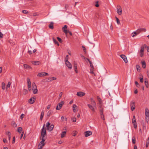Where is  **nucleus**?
Segmentation results:
<instances>
[{
    "label": "nucleus",
    "instance_id": "nucleus-43",
    "mask_svg": "<svg viewBox=\"0 0 149 149\" xmlns=\"http://www.w3.org/2000/svg\"><path fill=\"white\" fill-rule=\"evenodd\" d=\"M69 56L68 55H67L66 56L65 58V62L68 61V59Z\"/></svg>",
    "mask_w": 149,
    "mask_h": 149
},
{
    "label": "nucleus",
    "instance_id": "nucleus-13",
    "mask_svg": "<svg viewBox=\"0 0 149 149\" xmlns=\"http://www.w3.org/2000/svg\"><path fill=\"white\" fill-rule=\"evenodd\" d=\"M67 26L65 25L64 27L62 28V30L66 34L68 33V31L67 30Z\"/></svg>",
    "mask_w": 149,
    "mask_h": 149
},
{
    "label": "nucleus",
    "instance_id": "nucleus-41",
    "mask_svg": "<svg viewBox=\"0 0 149 149\" xmlns=\"http://www.w3.org/2000/svg\"><path fill=\"white\" fill-rule=\"evenodd\" d=\"M116 20L117 23L118 24H120V21L119 19L117 17H116Z\"/></svg>",
    "mask_w": 149,
    "mask_h": 149
},
{
    "label": "nucleus",
    "instance_id": "nucleus-56",
    "mask_svg": "<svg viewBox=\"0 0 149 149\" xmlns=\"http://www.w3.org/2000/svg\"><path fill=\"white\" fill-rule=\"evenodd\" d=\"M24 114L22 113L21 114V116H20V117L21 119H23V118H24Z\"/></svg>",
    "mask_w": 149,
    "mask_h": 149
},
{
    "label": "nucleus",
    "instance_id": "nucleus-40",
    "mask_svg": "<svg viewBox=\"0 0 149 149\" xmlns=\"http://www.w3.org/2000/svg\"><path fill=\"white\" fill-rule=\"evenodd\" d=\"M137 32H134L133 33H132V37H134L136 35Z\"/></svg>",
    "mask_w": 149,
    "mask_h": 149
},
{
    "label": "nucleus",
    "instance_id": "nucleus-20",
    "mask_svg": "<svg viewBox=\"0 0 149 149\" xmlns=\"http://www.w3.org/2000/svg\"><path fill=\"white\" fill-rule=\"evenodd\" d=\"M90 100L91 101L92 104L93 105L94 107H96L95 106L96 104L94 100L93 99V98H91Z\"/></svg>",
    "mask_w": 149,
    "mask_h": 149
},
{
    "label": "nucleus",
    "instance_id": "nucleus-64",
    "mask_svg": "<svg viewBox=\"0 0 149 149\" xmlns=\"http://www.w3.org/2000/svg\"><path fill=\"white\" fill-rule=\"evenodd\" d=\"M6 134H7L8 136L9 135H11V133L10 132H9L8 131L6 132Z\"/></svg>",
    "mask_w": 149,
    "mask_h": 149
},
{
    "label": "nucleus",
    "instance_id": "nucleus-14",
    "mask_svg": "<svg viewBox=\"0 0 149 149\" xmlns=\"http://www.w3.org/2000/svg\"><path fill=\"white\" fill-rule=\"evenodd\" d=\"M85 93L82 92H78L77 94V95L79 97H82L84 95Z\"/></svg>",
    "mask_w": 149,
    "mask_h": 149
},
{
    "label": "nucleus",
    "instance_id": "nucleus-44",
    "mask_svg": "<svg viewBox=\"0 0 149 149\" xmlns=\"http://www.w3.org/2000/svg\"><path fill=\"white\" fill-rule=\"evenodd\" d=\"M22 12L25 14H27L28 13V11L26 10H22Z\"/></svg>",
    "mask_w": 149,
    "mask_h": 149
},
{
    "label": "nucleus",
    "instance_id": "nucleus-58",
    "mask_svg": "<svg viewBox=\"0 0 149 149\" xmlns=\"http://www.w3.org/2000/svg\"><path fill=\"white\" fill-rule=\"evenodd\" d=\"M15 137L14 136L13 138V140L12 142V143H13V144L14 143H15Z\"/></svg>",
    "mask_w": 149,
    "mask_h": 149
},
{
    "label": "nucleus",
    "instance_id": "nucleus-50",
    "mask_svg": "<svg viewBox=\"0 0 149 149\" xmlns=\"http://www.w3.org/2000/svg\"><path fill=\"white\" fill-rule=\"evenodd\" d=\"M100 116H101V118L103 120H105V118H104V115L103 114H101L100 115Z\"/></svg>",
    "mask_w": 149,
    "mask_h": 149
},
{
    "label": "nucleus",
    "instance_id": "nucleus-36",
    "mask_svg": "<svg viewBox=\"0 0 149 149\" xmlns=\"http://www.w3.org/2000/svg\"><path fill=\"white\" fill-rule=\"evenodd\" d=\"M136 69H137V70L138 72H140V66L139 65H136Z\"/></svg>",
    "mask_w": 149,
    "mask_h": 149
},
{
    "label": "nucleus",
    "instance_id": "nucleus-32",
    "mask_svg": "<svg viewBox=\"0 0 149 149\" xmlns=\"http://www.w3.org/2000/svg\"><path fill=\"white\" fill-rule=\"evenodd\" d=\"M22 130V127H19L17 129V132L19 133H20Z\"/></svg>",
    "mask_w": 149,
    "mask_h": 149
},
{
    "label": "nucleus",
    "instance_id": "nucleus-26",
    "mask_svg": "<svg viewBox=\"0 0 149 149\" xmlns=\"http://www.w3.org/2000/svg\"><path fill=\"white\" fill-rule=\"evenodd\" d=\"M34 94H36L38 92V90L37 88H32Z\"/></svg>",
    "mask_w": 149,
    "mask_h": 149
},
{
    "label": "nucleus",
    "instance_id": "nucleus-35",
    "mask_svg": "<svg viewBox=\"0 0 149 149\" xmlns=\"http://www.w3.org/2000/svg\"><path fill=\"white\" fill-rule=\"evenodd\" d=\"M132 142L133 144H135L136 143V139L135 137H133L132 139Z\"/></svg>",
    "mask_w": 149,
    "mask_h": 149
},
{
    "label": "nucleus",
    "instance_id": "nucleus-42",
    "mask_svg": "<svg viewBox=\"0 0 149 149\" xmlns=\"http://www.w3.org/2000/svg\"><path fill=\"white\" fill-rule=\"evenodd\" d=\"M140 81L141 83H143V77L142 76V77H140Z\"/></svg>",
    "mask_w": 149,
    "mask_h": 149
},
{
    "label": "nucleus",
    "instance_id": "nucleus-61",
    "mask_svg": "<svg viewBox=\"0 0 149 149\" xmlns=\"http://www.w3.org/2000/svg\"><path fill=\"white\" fill-rule=\"evenodd\" d=\"M135 84L136 85V86L137 87H138V86L139 85L138 83L136 81L135 82Z\"/></svg>",
    "mask_w": 149,
    "mask_h": 149
},
{
    "label": "nucleus",
    "instance_id": "nucleus-29",
    "mask_svg": "<svg viewBox=\"0 0 149 149\" xmlns=\"http://www.w3.org/2000/svg\"><path fill=\"white\" fill-rule=\"evenodd\" d=\"M132 123L133 124L136 123V122L135 116H134L132 120Z\"/></svg>",
    "mask_w": 149,
    "mask_h": 149
},
{
    "label": "nucleus",
    "instance_id": "nucleus-59",
    "mask_svg": "<svg viewBox=\"0 0 149 149\" xmlns=\"http://www.w3.org/2000/svg\"><path fill=\"white\" fill-rule=\"evenodd\" d=\"M82 48H83V50H84V52H86V49L85 47H84L83 46H82Z\"/></svg>",
    "mask_w": 149,
    "mask_h": 149
},
{
    "label": "nucleus",
    "instance_id": "nucleus-11",
    "mask_svg": "<svg viewBox=\"0 0 149 149\" xmlns=\"http://www.w3.org/2000/svg\"><path fill=\"white\" fill-rule=\"evenodd\" d=\"M65 64L68 67V68L71 69L72 68V65L68 61H67L65 62Z\"/></svg>",
    "mask_w": 149,
    "mask_h": 149
},
{
    "label": "nucleus",
    "instance_id": "nucleus-6",
    "mask_svg": "<svg viewBox=\"0 0 149 149\" xmlns=\"http://www.w3.org/2000/svg\"><path fill=\"white\" fill-rule=\"evenodd\" d=\"M92 134V132L89 131H87L84 133L85 136L86 137H88L91 135Z\"/></svg>",
    "mask_w": 149,
    "mask_h": 149
},
{
    "label": "nucleus",
    "instance_id": "nucleus-55",
    "mask_svg": "<svg viewBox=\"0 0 149 149\" xmlns=\"http://www.w3.org/2000/svg\"><path fill=\"white\" fill-rule=\"evenodd\" d=\"M72 120L73 122H76V119L75 118H72Z\"/></svg>",
    "mask_w": 149,
    "mask_h": 149
},
{
    "label": "nucleus",
    "instance_id": "nucleus-34",
    "mask_svg": "<svg viewBox=\"0 0 149 149\" xmlns=\"http://www.w3.org/2000/svg\"><path fill=\"white\" fill-rule=\"evenodd\" d=\"M97 99L99 102L100 104H101L102 103V100L99 97H97Z\"/></svg>",
    "mask_w": 149,
    "mask_h": 149
},
{
    "label": "nucleus",
    "instance_id": "nucleus-46",
    "mask_svg": "<svg viewBox=\"0 0 149 149\" xmlns=\"http://www.w3.org/2000/svg\"><path fill=\"white\" fill-rule=\"evenodd\" d=\"M62 95H63V93L62 92H61L60 93H59V99H60Z\"/></svg>",
    "mask_w": 149,
    "mask_h": 149
},
{
    "label": "nucleus",
    "instance_id": "nucleus-22",
    "mask_svg": "<svg viewBox=\"0 0 149 149\" xmlns=\"http://www.w3.org/2000/svg\"><path fill=\"white\" fill-rule=\"evenodd\" d=\"M66 131H64L62 132L61 134V137L63 138L64 137L66 134Z\"/></svg>",
    "mask_w": 149,
    "mask_h": 149
},
{
    "label": "nucleus",
    "instance_id": "nucleus-39",
    "mask_svg": "<svg viewBox=\"0 0 149 149\" xmlns=\"http://www.w3.org/2000/svg\"><path fill=\"white\" fill-rule=\"evenodd\" d=\"M2 88L3 90H4L5 88V84L4 82H3L2 83Z\"/></svg>",
    "mask_w": 149,
    "mask_h": 149
},
{
    "label": "nucleus",
    "instance_id": "nucleus-47",
    "mask_svg": "<svg viewBox=\"0 0 149 149\" xmlns=\"http://www.w3.org/2000/svg\"><path fill=\"white\" fill-rule=\"evenodd\" d=\"M149 144V141H146V147H148V144Z\"/></svg>",
    "mask_w": 149,
    "mask_h": 149
},
{
    "label": "nucleus",
    "instance_id": "nucleus-25",
    "mask_svg": "<svg viewBox=\"0 0 149 149\" xmlns=\"http://www.w3.org/2000/svg\"><path fill=\"white\" fill-rule=\"evenodd\" d=\"M44 112L43 111H42L40 115V119L42 120V119L43 117L44 116Z\"/></svg>",
    "mask_w": 149,
    "mask_h": 149
},
{
    "label": "nucleus",
    "instance_id": "nucleus-19",
    "mask_svg": "<svg viewBox=\"0 0 149 149\" xmlns=\"http://www.w3.org/2000/svg\"><path fill=\"white\" fill-rule=\"evenodd\" d=\"M53 24V22H51L49 25V28L51 29H54Z\"/></svg>",
    "mask_w": 149,
    "mask_h": 149
},
{
    "label": "nucleus",
    "instance_id": "nucleus-24",
    "mask_svg": "<svg viewBox=\"0 0 149 149\" xmlns=\"http://www.w3.org/2000/svg\"><path fill=\"white\" fill-rule=\"evenodd\" d=\"M52 114V111L49 110L47 113V116L48 118H49L50 115Z\"/></svg>",
    "mask_w": 149,
    "mask_h": 149
},
{
    "label": "nucleus",
    "instance_id": "nucleus-48",
    "mask_svg": "<svg viewBox=\"0 0 149 149\" xmlns=\"http://www.w3.org/2000/svg\"><path fill=\"white\" fill-rule=\"evenodd\" d=\"M57 40H58V41H59L60 42H61H61H62V40H61V39L60 38L58 37L57 38Z\"/></svg>",
    "mask_w": 149,
    "mask_h": 149
},
{
    "label": "nucleus",
    "instance_id": "nucleus-21",
    "mask_svg": "<svg viewBox=\"0 0 149 149\" xmlns=\"http://www.w3.org/2000/svg\"><path fill=\"white\" fill-rule=\"evenodd\" d=\"M27 81L28 84V86H31V82L30 81L29 78L28 77L27 78Z\"/></svg>",
    "mask_w": 149,
    "mask_h": 149
},
{
    "label": "nucleus",
    "instance_id": "nucleus-37",
    "mask_svg": "<svg viewBox=\"0 0 149 149\" xmlns=\"http://www.w3.org/2000/svg\"><path fill=\"white\" fill-rule=\"evenodd\" d=\"M145 84L146 88H148V81H144Z\"/></svg>",
    "mask_w": 149,
    "mask_h": 149
},
{
    "label": "nucleus",
    "instance_id": "nucleus-18",
    "mask_svg": "<svg viewBox=\"0 0 149 149\" xmlns=\"http://www.w3.org/2000/svg\"><path fill=\"white\" fill-rule=\"evenodd\" d=\"M72 108H73V111L74 112H75L76 111V109H77V105L76 104H74L73 105Z\"/></svg>",
    "mask_w": 149,
    "mask_h": 149
},
{
    "label": "nucleus",
    "instance_id": "nucleus-9",
    "mask_svg": "<svg viewBox=\"0 0 149 149\" xmlns=\"http://www.w3.org/2000/svg\"><path fill=\"white\" fill-rule=\"evenodd\" d=\"M41 134L46 135V132L45 129V125H44L41 130Z\"/></svg>",
    "mask_w": 149,
    "mask_h": 149
},
{
    "label": "nucleus",
    "instance_id": "nucleus-7",
    "mask_svg": "<svg viewBox=\"0 0 149 149\" xmlns=\"http://www.w3.org/2000/svg\"><path fill=\"white\" fill-rule=\"evenodd\" d=\"M120 57L123 59L125 62L127 63V60L126 56L123 54H122L120 55Z\"/></svg>",
    "mask_w": 149,
    "mask_h": 149
},
{
    "label": "nucleus",
    "instance_id": "nucleus-54",
    "mask_svg": "<svg viewBox=\"0 0 149 149\" xmlns=\"http://www.w3.org/2000/svg\"><path fill=\"white\" fill-rule=\"evenodd\" d=\"M11 83L10 82H8L7 85V87L8 88H9L10 87V86Z\"/></svg>",
    "mask_w": 149,
    "mask_h": 149
},
{
    "label": "nucleus",
    "instance_id": "nucleus-38",
    "mask_svg": "<svg viewBox=\"0 0 149 149\" xmlns=\"http://www.w3.org/2000/svg\"><path fill=\"white\" fill-rule=\"evenodd\" d=\"M32 86L33 87V88H37V87L35 83L34 82H33L32 84Z\"/></svg>",
    "mask_w": 149,
    "mask_h": 149
},
{
    "label": "nucleus",
    "instance_id": "nucleus-60",
    "mask_svg": "<svg viewBox=\"0 0 149 149\" xmlns=\"http://www.w3.org/2000/svg\"><path fill=\"white\" fill-rule=\"evenodd\" d=\"M28 52L30 54H31L32 53V50H29V49L28 50Z\"/></svg>",
    "mask_w": 149,
    "mask_h": 149
},
{
    "label": "nucleus",
    "instance_id": "nucleus-57",
    "mask_svg": "<svg viewBox=\"0 0 149 149\" xmlns=\"http://www.w3.org/2000/svg\"><path fill=\"white\" fill-rule=\"evenodd\" d=\"M24 92H25V94H27L28 92V91L26 89H24L23 90Z\"/></svg>",
    "mask_w": 149,
    "mask_h": 149
},
{
    "label": "nucleus",
    "instance_id": "nucleus-53",
    "mask_svg": "<svg viewBox=\"0 0 149 149\" xmlns=\"http://www.w3.org/2000/svg\"><path fill=\"white\" fill-rule=\"evenodd\" d=\"M69 7V6L68 4H65V9L66 10H67Z\"/></svg>",
    "mask_w": 149,
    "mask_h": 149
},
{
    "label": "nucleus",
    "instance_id": "nucleus-33",
    "mask_svg": "<svg viewBox=\"0 0 149 149\" xmlns=\"http://www.w3.org/2000/svg\"><path fill=\"white\" fill-rule=\"evenodd\" d=\"M142 67L143 68H144L146 67V63L145 61H143L141 63Z\"/></svg>",
    "mask_w": 149,
    "mask_h": 149
},
{
    "label": "nucleus",
    "instance_id": "nucleus-2",
    "mask_svg": "<svg viewBox=\"0 0 149 149\" xmlns=\"http://www.w3.org/2000/svg\"><path fill=\"white\" fill-rule=\"evenodd\" d=\"M64 102L63 101H61L57 106L56 109L57 110H59L62 107V105L64 104Z\"/></svg>",
    "mask_w": 149,
    "mask_h": 149
},
{
    "label": "nucleus",
    "instance_id": "nucleus-1",
    "mask_svg": "<svg viewBox=\"0 0 149 149\" xmlns=\"http://www.w3.org/2000/svg\"><path fill=\"white\" fill-rule=\"evenodd\" d=\"M145 113L146 116V120L147 123H148L149 120V110L147 108H146L145 109Z\"/></svg>",
    "mask_w": 149,
    "mask_h": 149
},
{
    "label": "nucleus",
    "instance_id": "nucleus-31",
    "mask_svg": "<svg viewBox=\"0 0 149 149\" xmlns=\"http://www.w3.org/2000/svg\"><path fill=\"white\" fill-rule=\"evenodd\" d=\"M11 125L13 127H16L17 126V124L15 123L14 121H12L11 123Z\"/></svg>",
    "mask_w": 149,
    "mask_h": 149
},
{
    "label": "nucleus",
    "instance_id": "nucleus-27",
    "mask_svg": "<svg viewBox=\"0 0 149 149\" xmlns=\"http://www.w3.org/2000/svg\"><path fill=\"white\" fill-rule=\"evenodd\" d=\"M39 62L38 61H36L32 62V63L33 64L36 65H39Z\"/></svg>",
    "mask_w": 149,
    "mask_h": 149
},
{
    "label": "nucleus",
    "instance_id": "nucleus-4",
    "mask_svg": "<svg viewBox=\"0 0 149 149\" xmlns=\"http://www.w3.org/2000/svg\"><path fill=\"white\" fill-rule=\"evenodd\" d=\"M48 75V73L45 72H42L38 73L37 74V76L39 77H41L43 76H46Z\"/></svg>",
    "mask_w": 149,
    "mask_h": 149
},
{
    "label": "nucleus",
    "instance_id": "nucleus-15",
    "mask_svg": "<svg viewBox=\"0 0 149 149\" xmlns=\"http://www.w3.org/2000/svg\"><path fill=\"white\" fill-rule=\"evenodd\" d=\"M146 29L145 28H140V29H138L137 31L136 32L137 33H139L140 32L142 31H143L144 32H146Z\"/></svg>",
    "mask_w": 149,
    "mask_h": 149
},
{
    "label": "nucleus",
    "instance_id": "nucleus-63",
    "mask_svg": "<svg viewBox=\"0 0 149 149\" xmlns=\"http://www.w3.org/2000/svg\"><path fill=\"white\" fill-rule=\"evenodd\" d=\"M52 78V80H56V78H55V77H52V78H49V79H51Z\"/></svg>",
    "mask_w": 149,
    "mask_h": 149
},
{
    "label": "nucleus",
    "instance_id": "nucleus-30",
    "mask_svg": "<svg viewBox=\"0 0 149 149\" xmlns=\"http://www.w3.org/2000/svg\"><path fill=\"white\" fill-rule=\"evenodd\" d=\"M24 68H28V69H31V67L28 65L27 64H24Z\"/></svg>",
    "mask_w": 149,
    "mask_h": 149
},
{
    "label": "nucleus",
    "instance_id": "nucleus-52",
    "mask_svg": "<svg viewBox=\"0 0 149 149\" xmlns=\"http://www.w3.org/2000/svg\"><path fill=\"white\" fill-rule=\"evenodd\" d=\"M43 146H42V145H40L39 144V145L38 146V148L39 149H42Z\"/></svg>",
    "mask_w": 149,
    "mask_h": 149
},
{
    "label": "nucleus",
    "instance_id": "nucleus-10",
    "mask_svg": "<svg viewBox=\"0 0 149 149\" xmlns=\"http://www.w3.org/2000/svg\"><path fill=\"white\" fill-rule=\"evenodd\" d=\"M130 106L131 107V110L132 111L135 109V106L134 104V102L133 101H132L130 102Z\"/></svg>",
    "mask_w": 149,
    "mask_h": 149
},
{
    "label": "nucleus",
    "instance_id": "nucleus-3",
    "mask_svg": "<svg viewBox=\"0 0 149 149\" xmlns=\"http://www.w3.org/2000/svg\"><path fill=\"white\" fill-rule=\"evenodd\" d=\"M117 12L119 15H121L122 14V10L120 6L118 5L117 7Z\"/></svg>",
    "mask_w": 149,
    "mask_h": 149
},
{
    "label": "nucleus",
    "instance_id": "nucleus-62",
    "mask_svg": "<svg viewBox=\"0 0 149 149\" xmlns=\"http://www.w3.org/2000/svg\"><path fill=\"white\" fill-rule=\"evenodd\" d=\"M133 125H134V127L135 128H137V126L136 125V123H134V124H133Z\"/></svg>",
    "mask_w": 149,
    "mask_h": 149
},
{
    "label": "nucleus",
    "instance_id": "nucleus-23",
    "mask_svg": "<svg viewBox=\"0 0 149 149\" xmlns=\"http://www.w3.org/2000/svg\"><path fill=\"white\" fill-rule=\"evenodd\" d=\"M45 140V139H42V141L40 142L39 143V145H42V146H44L45 145V143H44Z\"/></svg>",
    "mask_w": 149,
    "mask_h": 149
},
{
    "label": "nucleus",
    "instance_id": "nucleus-16",
    "mask_svg": "<svg viewBox=\"0 0 149 149\" xmlns=\"http://www.w3.org/2000/svg\"><path fill=\"white\" fill-rule=\"evenodd\" d=\"M54 126L53 125H50L47 128V129L49 130V131H51L53 130Z\"/></svg>",
    "mask_w": 149,
    "mask_h": 149
},
{
    "label": "nucleus",
    "instance_id": "nucleus-17",
    "mask_svg": "<svg viewBox=\"0 0 149 149\" xmlns=\"http://www.w3.org/2000/svg\"><path fill=\"white\" fill-rule=\"evenodd\" d=\"M74 71L75 72L77 73H78V71L77 70V64L75 62H74Z\"/></svg>",
    "mask_w": 149,
    "mask_h": 149
},
{
    "label": "nucleus",
    "instance_id": "nucleus-12",
    "mask_svg": "<svg viewBox=\"0 0 149 149\" xmlns=\"http://www.w3.org/2000/svg\"><path fill=\"white\" fill-rule=\"evenodd\" d=\"M144 50V47H141V49L139 51L140 55L141 57H142L143 55Z\"/></svg>",
    "mask_w": 149,
    "mask_h": 149
},
{
    "label": "nucleus",
    "instance_id": "nucleus-49",
    "mask_svg": "<svg viewBox=\"0 0 149 149\" xmlns=\"http://www.w3.org/2000/svg\"><path fill=\"white\" fill-rule=\"evenodd\" d=\"M96 4H95V6L97 7H98L99 6V5L98 4V1H97L95 2Z\"/></svg>",
    "mask_w": 149,
    "mask_h": 149
},
{
    "label": "nucleus",
    "instance_id": "nucleus-51",
    "mask_svg": "<svg viewBox=\"0 0 149 149\" xmlns=\"http://www.w3.org/2000/svg\"><path fill=\"white\" fill-rule=\"evenodd\" d=\"M45 135L41 134V138L42 139H45Z\"/></svg>",
    "mask_w": 149,
    "mask_h": 149
},
{
    "label": "nucleus",
    "instance_id": "nucleus-45",
    "mask_svg": "<svg viewBox=\"0 0 149 149\" xmlns=\"http://www.w3.org/2000/svg\"><path fill=\"white\" fill-rule=\"evenodd\" d=\"M50 123L49 122H47L46 125V126L47 127V128L49 127L50 126Z\"/></svg>",
    "mask_w": 149,
    "mask_h": 149
},
{
    "label": "nucleus",
    "instance_id": "nucleus-28",
    "mask_svg": "<svg viewBox=\"0 0 149 149\" xmlns=\"http://www.w3.org/2000/svg\"><path fill=\"white\" fill-rule=\"evenodd\" d=\"M53 40L54 42L58 46H59V43L58 41L56 40V39H55L54 38H53Z\"/></svg>",
    "mask_w": 149,
    "mask_h": 149
},
{
    "label": "nucleus",
    "instance_id": "nucleus-5",
    "mask_svg": "<svg viewBox=\"0 0 149 149\" xmlns=\"http://www.w3.org/2000/svg\"><path fill=\"white\" fill-rule=\"evenodd\" d=\"M36 100L35 98L34 97H32L30 98L28 100V102L31 104H33L34 102Z\"/></svg>",
    "mask_w": 149,
    "mask_h": 149
},
{
    "label": "nucleus",
    "instance_id": "nucleus-8",
    "mask_svg": "<svg viewBox=\"0 0 149 149\" xmlns=\"http://www.w3.org/2000/svg\"><path fill=\"white\" fill-rule=\"evenodd\" d=\"M87 106L89 108L92 110V111L93 112H95V110L94 109V107L93 105H91V104H88Z\"/></svg>",
    "mask_w": 149,
    "mask_h": 149
}]
</instances>
